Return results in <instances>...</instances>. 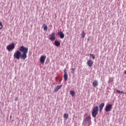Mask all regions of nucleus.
<instances>
[{
    "label": "nucleus",
    "instance_id": "nucleus-20",
    "mask_svg": "<svg viewBox=\"0 0 126 126\" xmlns=\"http://www.w3.org/2000/svg\"><path fill=\"white\" fill-rule=\"evenodd\" d=\"M116 92H117V93H118L119 94H120V93H121V94H124V92L121 91L120 90H116Z\"/></svg>",
    "mask_w": 126,
    "mask_h": 126
},
{
    "label": "nucleus",
    "instance_id": "nucleus-6",
    "mask_svg": "<svg viewBox=\"0 0 126 126\" xmlns=\"http://www.w3.org/2000/svg\"><path fill=\"white\" fill-rule=\"evenodd\" d=\"M112 107H113V105L112 104L107 105L105 109V112H110V111L112 110Z\"/></svg>",
    "mask_w": 126,
    "mask_h": 126
},
{
    "label": "nucleus",
    "instance_id": "nucleus-25",
    "mask_svg": "<svg viewBox=\"0 0 126 126\" xmlns=\"http://www.w3.org/2000/svg\"><path fill=\"white\" fill-rule=\"evenodd\" d=\"M124 73H125V74H126V70H125V71H124Z\"/></svg>",
    "mask_w": 126,
    "mask_h": 126
},
{
    "label": "nucleus",
    "instance_id": "nucleus-13",
    "mask_svg": "<svg viewBox=\"0 0 126 126\" xmlns=\"http://www.w3.org/2000/svg\"><path fill=\"white\" fill-rule=\"evenodd\" d=\"M63 78L65 81H67V79L68 78V76H67V73L65 72L63 75Z\"/></svg>",
    "mask_w": 126,
    "mask_h": 126
},
{
    "label": "nucleus",
    "instance_id": "nucleus-9",
    "mask_svg": "<svg viewBox=\"0 0 126 126\" xmlns=\"http://www.w3.org/2000/svg\"><path fill=\"white\" fill-rule=\"evenodd\" d=\"M58 35L60 36L61 39H63L64 38V34L63 32H59L58 33Z\"/></svg>",
    "mask_w": 126,
    "mask_h": 126
},
{
    "label": "nucleus",
    "instance_id": "nucleus-3",
    "mask_svg": "<svg viewBox=\"0 0 126 126\" xmlns=\"http://www.w3.org/2000/svg\"><path fill=\"white\" fill-rule=\"evenodd\" d=\"M99 111V109L98 108V106H96L94 107L92 112V115L93 118H96V116L98 115V111Z\"/></svg>",
    "mask_w": 126,
    "mask_h": 126
},
{
    "label": "nucleus",
    "instance_id": "nucleus-14",
    "mask_svg": "<svg viewBox=\"0 0 126 126\" xmlns=\"http://www.w3.org/2000/svg\"><path fill=\"white\" fill-rule=\"evenodd\" d=\"M55 45L56 46V47H59L61 46V42L58 40H56L55 41Z\"/></svg>",
    "mask_w": 126,
    "mask_h": 126
},
{
    "label": "nucleus",
    "instance_id": "nucleus-15",
    "mask_svg": "<svg viewBox=\"0 0 126 126\" xmlns=\"http://www.w3.org/2000/svg\"><path fill=\"white\" fill-rule=\"evenodd\" d=\"M70 94L72 97H74L75 96V92L74 91H70Z\"/></svg>",
    "mask_w": 126,
    "mask_h": 126
},
{
    "label": "nucleus",
    "instance_id": "nucleus-23",
    "mask_svg": "<svg viewBox=\"0 0 126 126\" xmlns=\"http://www.w3.org/2000/svg\"><path fill=\"white\" fill-rule=\"evenodd\" d=\"M66 70V69H64V74H65V72H65Z\"/></svg>",
    "mask_w": 126,
    "mask_h": 126
},
{
    "label": "nucleus",
    "instance_id": "nucleus-16",
    "mask_svg": "<svg viewBox=\"0 0 126 126\" xmlns=\"http://www.w3.org/2000/svg\"><path fill=\"white\" fill-rule=\"evenodd\" d=\"M81 38H82L83 39L85 37V32H84V31L82 32L81 33Z\"/></svg>",
    "mask_w": 126,
    "mask_h": 126
},
{
    "label": "nucleus",
    "instance_id": "nucleus-7",
    "mask_svg": "<svg viewBox=\"0 0 126 126\" xmlns=\"http://www.w3.org/2000/svg\"><path fill=\"white\" fill-rule=\"evenodd\" d=\"M46 60V56H42L40 58V62L41 63H44Z\"/></svg>",
    "mask_w": 126,
    "mask_h": 126
},
{
    "label": "nucleus",
    "instance_id": "nucleus-11",
    "mask_svg": "<svg viewBox=\"0 0 126 126\" xmlns=\"http://www.w3.org/2000/svg\"><path fill=\"white\" fill-rule=\"evenodd\" d=\"M105 106V103H101L99 106V112H102V110H103V108H104Z\"/></svg>",
    "mask_w": 126,
    "mask_h": 126
},
{
    "label": "nucleus",
    "instance_id": "nucleus-12",
    "mask_svg": "<svg viewBox=\"0 0 126 126\" xmlns=\"http://www.w3.org/2000/svg\"><path fill=\"white\" fill-rule=\"evenodd\" d=\"M93 86H94V87H97L98 86V81L94 80L93 82Z\"/></svg>",
    "mask_w": 126,
    "mask_h": 126
},
{
    "label": "nucleus",
    "instance_id": "nucleus-8",
    "mask_svg": "<svg viewBox=\"0 0 126 126\" xmlns=\"http://www.w3.org/2000/svg\"><path fill=\"white\" fill-rule=\"evenodd\" d=\"M87 64L89 67H91L93 65V61L89 60L87 61Z\"/></svg>",
    "mask_w": 126,
    "mask_h": 126
},
{
    "label": "nucleus",
    "instance_id": "nucleus-19",
    "mask_svg": "<svg viewBox=\"0 0 126 126\" xmlns=\"http://www.w3.org/2000/svg\"><path fill=\"white\" fill-rule=\"evenodd\" d=\"M74 70H75V69L72 68L71 69V73H72L73 74L75 73V71Z\"/></svg>",
    "mask_w": 126,
    "mask_h": 126
},
{
    "label": "nucleus",
    "instance_id": "nucleus-18",
    "mask_svg": "<svg viewBox=\"0 0 126 126\" xmlns=\"http://www.w3.org/2000/svg\"><path fill=\"white\" fill-rule=\"evenodd\" d=\"M68 115L66 113H65L63 115V118L64 119H65V120H67V119H68Z\"/></svg>",
    "mask_w": 126,
    "mask_h": 126
},
{
    "label": "nucleus",
    "instance_id": "nucleus-2",
    "mask_svg": "<svg viewBox=\"0 0 126 126\" xmlns=\"http://www.w3.org/2000/svg\"><path fill=\"white\" fill-rule=\"evenodd\" d=\"M22 54L19 50H17L14 53V58L16 60H20V58L22 59Z\"/></svg>",
    "mask_w": 126,
    "mask_h": 126
},
{
    "label": "nucleus",
    "instance_id": "nucleus-4",
    "mask_svg": "<svg viewBox=\"0 0 126 126\" xmlns=\"http://www.w3.org/2000/svg\"><path fill=\"white\" fill-rule=\"evenodd\" d=\"M14 48H15V45L14 44V43H11L6 46V50H7L8 52H9L10 51L14 50Z\"/></svg>",
    "mask_w": 126,
    "mask_h": 126
},
{
    "label": "nucleus",
    "instance_id": "nucleus-24",
    "mask_svg": "<svg viewBox=\"0 0 126 126\" xmlns=\"http://www.w3.org/2000/svg\"><path fill=\"white\" fill-rule=\"evenodd\" d=\"M17 100H18V99L17 98V97H16V98H15V101H16Z\"/></svg>",
    "mask_w": 126,
    "mask_h": 126
},
{
    "label": "nucleus",
    "instance_id": "nucleus-26",
    "mask_svg": "<svg viewBox=\"0 0 126 126\" xmlns=\"http://www.w3.org/2000/svg\"><path fill=\"white\" fill-rule=\"evenodd\" d=\"M86 116H87V114H85V115H84V117H86Z\"/></svg>",
    "mask_w": 126,
    "mask_h": 126
},
{
    "label": "nucleus",
    "instance_id": "nucleus-1",
    "mask_svg": "<svg viewBox=\"0 0 126 126\" xmlns=\"http://www.w3.org/2000/svg\"><path fill=\"white\" fill-rule=\"evenodd\" d=\"M19 51L23 54H22V60H26L27 58V53H28V47L22 46L20 47Z\"/></svg>",
    "mask_w": 126,
    "mask_h": 126
},
{
    "label": "nucleus",
    "instance_id": "nucleus-10",
    "mask_svg": "<svg viewBox=\"0 0 126 126\" xmlns=\"http://www.w3.org/2000/svg\"><path fill=\"white\" fill-rule=\"evenodd\" d=\"M63 87V85H59L57 86L55 89H54V91L55 92H58L60 89H61Z\"/></svg>",
    "mask_w": 126,
    "mask_h": 126
},
{
    "label": "nucleus",
    "instance_id": "nucleus-5",
    "mask_svg": "<svg viewBox=\"0 0 126 126\" xmlns=\"http://www.w3.org/2000/svg\"><path fill=\"white\" fill-rule=\"evenodd\" d=\"M49 39L51 41H55L56 40V34L55 32H52L51 34L49 35Z\"/></svg>",
    "mask_w": 126,
    "mask_h": 126
},
{
    "label": "nucleus",
    "instance_id": "nucleus-17",
    "mask_svg": "<svg viewBox=\"0 0 126 126\" xmlns=\"http://www.w3.org/2000/svg\"><path fill=\"white\" fill-rule=\"evenodd\" d=\"M43 26L44 30L45 31H47L48 30V27L47 26V25L44 24L43 25Z\"/></svg>",
    "mask_w": 126,
    "mask_h": 126
},
{
    "label": "nucleus",
    "instance_id": "nucleus-22",
    "mask_svg": "<svg viewBox=\"0 0 126 126\" xmlns=\"http://www.w3.org/2000/svg\"><path fill=\"white\" fill-rule=\"evenodd\" d=\"M2 23L1 22H0V30H1L2 29Z\"/></svg>",
    "mask_w": 126,
    "mask_h": 126
},
{
    "label": "nucleus",
    "instance_id": "nucleus-21",
    "mask_svg": "<svg viewBox=\"0 0 126 126\" xmlns=\"http://www.w3.org/2000/svg\"><path fill=\"white\" fill-rule=\"evenodd\" d=\"M90 57H92V59L93 60H95V56L94 55V54H90Z\"/></svg>",
    "mask_w": 126,
    "mask_h": 126
}]
</instances>
